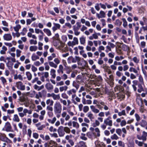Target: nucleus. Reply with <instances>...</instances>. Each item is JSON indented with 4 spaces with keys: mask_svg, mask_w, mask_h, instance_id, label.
<instances>
[{
    "mask_svg": "<svg viewBox=\"0 0 147 147\" xmlns=\"http://www.w3.org/2000/svg\"><path fill=\"white\" fill-rule=\"evenodd\" d=\"M54 109L55 113L60 114L62 110V106L60 103L56 102L55 104Z\"/></svg>",
    "mask_w": 147,
    "mask_h": 147,
    "instance_id": "1",
    "label": "nucleus"
},
{
    "mask_svg": "<svg viewBox=\"0 0 147 147\" xmlns=\"http://www.w3.org/2000/svg\"><path fill=\"white\" fill-rule=\"evenodd\" d=\"M57 132L60 137L63 136L65 134L64 127L62 126L59 127L57 130Z\"/></svg>",
    "mask_w": 147,
    "mask_h": 147,
    "instance_id": "2",
    "label": "nucleus"
},
{
    "mask_svg": "<svg viewBox=\"0 0 147 147\" xmlns=\"http://www.w3.org/2000/svg\"><path fill=\"white\" fill-rule=\"evenodd\" d=\"M16 85L17 88L18 89L22 90H24L25 89V86L23 85V83L21 81L17 82Z\"/></svg>",
    "mask_w": 147,
    "mask_h": 147,
    "instance_id": "3",
    "label": "nucleus"
},
{
    "mask_svg": "<svg viewBox=\"0 0 147 147\" xmlns=\"http://www.w3.org/2000/svg\"><path fill=\"white\" fill-rule=\"evenodd\" d=\"M6 127L5 131L7 132L11 131H13L11 130L12 127L11 124L9 122H7L5 123Z\"/></svg>",
    "mask_w": 147,
    "mask_h": 147,
    "instance_id": "4",
    "label": "nucleus"
},
{
    "mask_svg": "<svg viewBox=\"0 0 147 147\" xmlns=\"http://www.w3.org/2000/svg\"><path fill=\"white\" fill-rule=\"evenodd\" d=\"M124 89L121 85H117L115 88V91L116 92L119 91L120 92H123L124 91Z\"/></svg>",
    "mask_w": 147,
    "mask_h": 147,
    "instance_id": "5",
    "label": "nucleus"
},
{
    "mask_svg": "<svg viewBox=\"0 0 147 147\" xmlns=\"http://www.w3.org/2000/svg\"><path fill=\"white\" fill-rule=\"evenodd\" d=\"M4 40L9 41L12 39V37L10 33L5 34L3 36Z\"/></svg>",
    "mask_w": 147,
    "mask_h": 147,
    "instance_id": "6",
    "label": "nucleus"
},
{
    "mask_svg": "<svg viewBox=\"0 0 147 147\" xmlns=\"http://www.w3.org/2000/svg\"><path fill=\"white\" fill-rule=\"evenodd\" d=\"M53 24L54 26L52 27V29L53 32H55L57 29H59L60 28L61 26L59 24L53 23Z\"/></svg>",
    "mask_w": 147,
    "mask_h": 147,
    "instance_id": "7",
    "label": "nucleus"
},
{
    "mask_svg": "<svg viewBox=\"0 0 147 147\" xmlns=\"http://www.w3.org/2000/svg\"><path fill=\"white\" fill-rule=\"evenodd\" d=\"M53 45L56 48L58 49H59V43L60 42L59 41L53 40L52 42Z\"/></svg>",
    "mask_w": 147,
    "mask_h": 147,
    "instance_id": "8",
    "label": "nucleus"
},
{
    "mask_svg": "<svg viewBox=\"0 0 147 147\" xmlns=\"http://www.w3.org/2000/svg\"><path fill=\"white\" fill-rule=\"evenodd\" d=\"M76 24L77 25V26L76 27L75 26H73V30L74 31H75L76 30H78L81 26V23L80 22H77Z\"/></svg>",
    "mask_w": 147,
    "mask_h": 147,
    "instance_id": "9",
    "label": "nucleus"
},
{
    "mask_svg": "<svg viewBox=\"0 0 147 147\" xmlns=\"http://www.w3.org/2000/svg\"><path fill=\"white\" fill-rule=\"evenodd\" d=\"M45 87L48 90H51L53 88V86L50 83H47L45 85Z\"/></svg>",
    "mask_w": 147,
    "mask_h": 147,
    "instance_id": "10",
    "label": "nucleus"
},
{
    "mask_svg": "<svg viewBox=\"0 0 147 147\" xmlns=\"http://www.w3.org/2000/svg\"><path fill=\"white\" fill-rule=\"evenodd\" d=\"M85 143L83 141H81L75 146L74 147H86Z\"/></svg>",
    "mask_w": 147,
    "mask_h": 147,
    "instance_id": "11",
    "label": "nucleus"
},
{
    "mask_svg": "<svg viewBox=\"0 0 147 147\" xmlns=\"http://www.w3.org/2000/svg\"><path fill=\"white\" fill-rule=\"evenodd\" d=\"M38 94L39 95H40V98H42V96L44 97L46 96L47 94V91L45 90H43L41 92H39Z\"/></svg>",
    "mask_w": 147,
    "mask_h": 147,
    "instance_id": "12",
    "label": "nucleus"
},
{
    "mask_svg": "<svg viewBox=\"0 0 147 147\" xmlns=\"http://www.w3.org/2000/svg\"><path fill=\"white\" fill-rule=\"evenodd\" d=\"M139 125L141 127H144L147 125V122L146 121L142 119L139 123Z\"/></svg>",
    "mask_w": 147,
    "mask_h": 147,
    "instance_id": "13",
    "label": "nucleus"
},
{
    "mask_svg": "<svg viewBox=\"0 0 147 147\" xmlns=\"http://www.w3.org/2000/svg\"><path fill=\"white\" fill-rule=\"evenodd\" d=\"M6 136V135L5 134H2L1 133L0 134V140L2 141L5 142L6 139L5 138Z\"/></svg>",
    "mask_w": 147,
    "mask_h": 147,
    "instance_id": "14",
    "label": "nucleus"
},
{
    "mask_svg": "<svg viewBox=\"0 0 147 147\" xmlns=\"http://www.w3.org/2000/svg\"><path fill=\"white\" fill-rule=\"evenodd\" d=\"M52 38L53 40H57L59 41L60 40L59 37V35L58 33L55 34V36H53Z\"/></svg>",
    "mask_w": 147,
    "mask_h": 147,
    "instance_id": "15",
    "label": "nucleus"
},
{
    "mask_svg": "<svg viewBox=\"0 0 147 147\" xmlns=\"http://www.w3.org/2000/svg\"><path fill=\"white\" fill-rule=\"evenodd\" d=\"M138 87L139 88L138 89V91L139 93H141L142 91H144V88L141 84H139L138 85Z\"/></svg>",
    "mask_w": 147,
    "mask_h": 147,
    "instance_id": "16",
    "label": "nucleus"
},
{
    "mask_svg": "<svg viewBox=\"0 0 147 147\" xmlns=\"http://www.w3.org/2000/svg\"><path fill=\"white\" fill-rule=\"evenodd\" d=\"M43 31L49 36H51L52 34L51 31L48 29L45 28L43 29Z\"/></svg>",
    "mask_w": 147,
    "mask_h": 147,
    "instance_id": "17",
    "label": "nucleus"
},
{
    "mask_svg": "<svg viewBox=\"0 0 147 147\" xmlns=\"http://www.w3.org/2000/svg\"><path fill=\"white\" fill-rule=\"evenodd\" d=\"M13 63L10 61H8V62L6 63V65L8 68L9 69H12V66Z\"/></svg>",
    "mask_w": 147,
    "mask_h": 147,
    "instance_id": "18",
    "label": "nucleus"
},
{
    "mask_svg": "<svg viewBox=\"0 0 147 147\" xmlns=\"http://www.w3.org/2000/svg\"><path fill=\"white\" fill-rule=\"evenodd\" d=\"M117 97H118V99L122 98L123 99H124L125 97V95L123 94H119V93H117Z\"/></svg>",
    "mask_w": 147,
    "mask_h": 147,
    "instance_id": "19",
    "label": "nucleus"
},
{
    "mask_svg": "<svg viewBox=\"0 0 147 147\" xmlns=\"http://www.w3.org/2000/svg\"><path fill=\"white\" fill-rule=\"evenodd\" d=\"M122 49L124 51H127L129 49V47L127 45L123 44L121 46Z\"/></svg>",
    "mask_w": 147,
    "mask_h": 147,
    "instance_id": "20",
    "label": "nucleus"
},
{
    "mask_svg": "<svg viewBox=\"0 0 147 147\" xmlns=\"http://www.w3.org/2000/svg\"><path fill=\"white\" fill-rule=\"evenodd\" d=\"M80 41L81 44L84 45L86 42V37H84L83 36L80 38Z\"/></svg>",
    "mask_w": 147,
    "mask_h": 147,
    "instance_id": "21",
    "label": "nucleus"
},
{
    "mask_svg": "<svg viewBox=\"0 0 147 147\" xmlns=\"http://www.w3.org/2000/svg\"><path fill=\"white\" fill-rule=\"evenodd\" d=\"M26 75L27 78L28 80H30L32 78V75L31 74L29 71H27L26 72Z\"/></svg>",
    "mask_w": 147,
    "mask_h": 147,
    "instance_id": "22",
    "label": "nucleus"
},
{
    "mask_svg": "<svg viewBox=\"0 0 147 147\" xmlns=\"http://www.w3.org/2000/svg\"><path fill=\"white\" fill-rule=\"evenodd\" d=\"M13 120L15 121L19 122L20 121V119L17 114H15L14 115V117L13 118Z\"/></svg>",
    "mask_w": 147,
    "mask_h": 147,
    "instance_id": "23",
    "label": "nucleus"
},
{
    "mask_svg": "<svg viewBox=\"0 0 147 147\" xmlns=\"http://www.w3.org/2000/svg\"><path fill=\"white\" fill-rule=\"evenodd\" d=\"M21 28V26L20 24H18L15 27H13L14 30L17 32H18Z\"/></svg>",
    "mask_w": 147,
    "mask_h": 147,
    "instance_id": "24",
    "label": "nucleus"
},
{
    "mask_svg": "<svg viewBox=\"0 0 147 147\" xmlns=\"http://www.w3.org/2000/svg\"><path fill=\"white\" fill-rule=\"evenodd\" d=\"M104 123L106 125H108L110 126H111L112 125V121L111 120H110L109 121H107V120H105Z\"/></svg>",
    "mask_w": 147,
    "mask_h": 147,
    "instance_id": "25",
    "label": "nucleus"
},
{
    "mask_svg": "<svg viewBox=\"0 0 147 147\" xmlns=\"http://www.w3.org/2000/svg\"><path fill=\"white\" fill-rule=\"evenodd\" d=\"M51 72V74L52 75L53 78H55L56 77L55 70L54 69H52Z\"/></svg>",
    "mask_w": 147,
    "mask_h": 147,
    "instance_id": "26",
    "label": "nucleus"
},
{
    "mask_svg": "<svg viewBox=\"0 0 147 147\" xmlns=\"http://www.w3.org/2000/svg\"><path fill=\"white\" fill-rule=\"evenodd\" d=\"M53 96H52V97L53 98L54 100H59L60 99V96L59 94L56 95L53 93Z\"/></svg>",
    "mask_w": 147,
    "mask_h": 147,
    "instance_id": "27",
    "label": "nucleus"
},
{
    "mask_svg": "<svg viewBox=\"0 0 147 147\" xmlns=\"http://www.w3.org/2000/svg\"><path fill=\"white\" fill-rule=\"evenodd\" d=\"M72 85L73 86L75 87L77 90L79 87V85L75 81H74L73 82Z\"/></svg>",
    "mask_w": 147,
    "mask_h": 147,
    "instance_id": "28",
    "label": "nucleus"
},
{
    "mask_svg": "<svg viewBox=\"0 0 147 147\" xmlns=\"http://www.w3.org/2000/svg\"><path fill=\"white\" fill-rule=\"evenodd\" d=\"M37 49V47L36 46H31L30 47V50L31 51H35Z\"/></svg>",
    "mask_w": 147,
    "mask_h": 147,
    "instance_id": "29",
    "label": "nucleus"
},
{
    "mask_svg": "<svg viewBox=\"0 0 147 147\" xmlns=\"http://www.w3.org/2000/svg\"><path fill=\"white\" fill-rule=\"evenodd\" d=\"M72 123L73 127H76L77 129H78L79 128V125L77 122L73 121L72 122Z\"/></svg>",
    "mask_w": 147,
    "mask_h": 147,
    "instance_id": "30",
    "label": "nucleus"
},
{
    "mask_svg": "<svg viewBox=\"0 0 147 147\" xmlns=\"http://www.w3.org/2000/svg\"><path fill=\"white\" fill-rule=\"evenodd\" d=\"M31 58L32 61H34L37 59H39V57L37 55H34V54H33Z\"/></svg>",
    "mask_w": 147,
    "mask_h": 147,
    "instance_id": "31",
    "label": "nucleus"
},
{
    "mask_svg": "<svg viewBox=\"0 0 147 147\" xmlns=\"http://www.w3.org/2000/svg\"><path fill=\"white\" fill-rule=\"evenodd\" d=\"M64 129L65 132L67 134H69L70 133L71 130L68 127H64Z\"/></svg>",
    "mask_w": 147,
    "mask_h": 147,
    "instance_id": "32",
    "label": "nucleus"
},
{
    "mask_svg": "<svg viewBox=\"0 0 147 147\" xmlns=\"http://www.w3.org/2000/svg\"><path fill=\"white\" fill-rule=\"evenodd\" d=\"M49 65L51 67H54L55 68H56L57 65L55 64L52 61H50L49 62Z\"/></svg>",
    "mask_w": 147,
    "mask_h": 147,
    "instance_id": "33",
    "label": "nucleus"
},
{
    "mask_svg": "<svg viewBox=\"0 0 147 147\" xmlns=\"http://www.w3.org/2000/svg\"><path fill=\"white\" fill-rule=\"evenodd\" d=\"M122 20L123 22V25L124 27H125L127 25V22L125 18H123L122 19Z\"/></svg>",
    "mask_w": 147,
    "mask_h": 147,
    "instance_id": "34",
    "label": "nucleus"
},
{
    "mask_svg": "<svg viewBox=\"0 0 147 147\" xmlns=\"http://www.w3.org/2000/svg\"><path fill=\"white\" fill-rule=\"evenodd\" d=\"M118 115L119 116H121L122 115H126L125 110H123L121 112H119L118 113Z\"/></svg>",
    "mask_w": 147,
    "mask_h": 147,
    "instance_id": "35",
    "label": "nucleus"
},
{
    "mask_svg": "<svg viewBox=\"0 0 147 147\" xmlns=\"http://www.w3.org/2000/svg\"><path fill=\"white\" fill-rule=\"evenodd\" d=\"M56 119L55 117H54L52 120H51V119H48V122L49 123H51L52 124H53L56 121Z\"/></svg>",
    "mask_w": 147,
    "mask_h": 147,
    "instance_id": "36",
    "label": "nucleus"
},
{
    "mask_svg": "<svg viewBox=\"0 0 147 147\" xmlns=\"http://www.w3.org/2000/svg\"><path fill=\"white\" fill-rule=\"evenodd\" d=\"M81 134L82 136L80 137L81 139L84 140H86L87 139V138L85 137L86 135L85 134L82 133Z\"/></svg>",
    "mask_w": 147,
    "mask_h": 147,
    "instance_id": "37",
    "label": "nucleus"
},
{
    "mask_svg": "<svg viewBox=\"0 0 147 147\" xmlns=\"http://www.w3.org/2000/svg\"><path fill=\"white\" fill-rule=\"evenodd\" d=\"M60 45H59V49H61L63 48L64 47L65 45V44L64 42H63L61 41L60 40L59 41Z\"/></svg>",
    "mask_w": 147,
    "mask_h": 147,
    "instance_id": "38",
    "label": "nucleus"
},
{
    "mask_svg": "<svg viewBox=\"0 0 147 147\" xmlns=\"http://www.w3.org/2000/svg\"><path fill=\"white\" fill-rule=\"evenodd\" d=\"M118 145L119 146L122 147H124L125 146V144L123 142L121 141H119L118 142Z\"/></svg>",
    "mask_w": 147,
    "mask_h": 147,
    "instance_id": "39",
    "label": "nucleus"
},
{
    "mask_svg": "<svg viewBox=\"0 0 147 147\" xmlns=\"http://www.w3.org/2000/svg\"><path fill=\"white\" fill-rule=\"evenodd\" d=\"M111 138L112 140L115 139L117 140L119 138L116 134H114L111 136Z\"/></svg>",
    "mask_w": 147,
    "mask_h": 147,
    "instance_id": "40",
    "label": "nucleus"
},
{
    "mask_svg": "<svg viewBox=\"0 0 147 147\" xmlns=\"http://www.w3.org/2000/svg\"><path fill=\"white\" fill-rule=\"evenodd\" d=\"M23 32H21L20 34L23 36H24L25 35L26 33L27 30L26 29L24 28H23L22 30Z\"/></svg>",
    "mask_w": 147,
    "mask_h": 147,
    "instance_id": "41",
    "label": "nucleus"
},
{
    "mask_svg": "<svg viewBox=\"0 0 147 147\" xmlns=\"http://www.w3.org/2000/svg\"><path fill=\"white\" fill-rule=\"evenodd\" d=\"M89 110V108L88 106H86L84 107L83 108V111L84 113H86Z\"/></svg>",
    "mask_w": 147,
    "mask_h": 147,
    "instance_id": "42",
    "label": "nucleus"
},
{
    "mask_svg": "<svg viewBox=\"0 0 147 147\" xmlns=\"http://www.w3.org/2000/svg\"><path fill=\"white\" fill-rule=\"evenodd\" d=\"M139 80L140 82L142 84H144V82L143 80V78L141 75H140L139 77Z\"/></svg>",
    "mask_w": 147,
    "mask_h": 147,
    "instance_id": "43",
    "label": "nucleus"
},
{
    "mask_svg": "<svg viewBox=\"0 0 147 147\" xmlns=\"http://www.w3.org/2000/svg\"><path fill=\"white\" fill-rule=\"evenodd\" d=\"M122 22L120 21L119 19H117L116 21V24L117 26H120L122 24Z\"/></svg>",
    "mask_w": 147,
    "mask_h": 147,
    "instance_id": "44",
    "label": "nucleus"
},
{
    "mask_svg": "<svg viewBox=\"0 0 147 147\" xmlns=\"http://www.w3.org/2000/svg\"><path fill=\"white\" fill-rule=\"evenodd\" d=\"M95 131L96 132H97V136L98 137H99L100 136V131L98 128L97 127L95 129Z\"/></svg>",
    "mask_w": 147,
    "mask_h": 147,
    "instance_id": "45",
    "label": "nucleus"
},
{
    "mask_svg": "<svg viewBox=\"0 0 147 147\" xmlns=\"http://www.w3.org/2000/svg\"><path fill=\"white\" fill-rule=\"evenodd\" d=\"M70 59H71V62L73 63H76V59H75L72 56H70L68 58V59L69 60Z\"/></svg>",
    "mask_w": 147,
    "mask_h": 147,
    "instance_id": "46",
    "label": "nucleus"
},
{
    "mask_svg": "<svg viewBox=\"0 0 147 147\" xmlns=\"http://www.w3.org/2000/svg\"><path fill=\"white\" fill-rule=\"evenodd\" d=\"M116 133L119 136H120L121 133V129L118 128L116 129Z\"/></svg>",
    "mask_w": 147,
    "mask_h": 147,
    "instance_id": "47",
    "label": "nucleus"
},
{
    "mask_svg": "<svg viewBox=\"0 0 147 147\" xmlns=\"http://www.w3.org/2000/svg\"><path fill=\"white\" fill-rule=\"evenodd\" d=\"M30 44H34V45H36L37 43V42L36 40H34L33 39H31L30 41Z\"/></svg>",
    "mask_w": 147,
    "mask_h": 147,
    "instance_id": "48",
    "label": "nucleus"
},
{
    "mask_svg": "<svg viewBox=\"0 0 147 147\" xmlns=\"http://www.w3.org/2000/svg\"><path fill=\"white\" fill-rule=\"evenodd\" d=\"M100 14L101 18H105V13L104 11H100Z\"/></svg>",
    "mask_w": 147,
    "mask_h": 147,
    "instance_id": "49",
    "label": "nucleus"
},
{
    "mask_svg": "<svg viewBox=\"0 0 147 147\" xmlns=\"http://www.w3.org/2000/svg\"><path fill=\"white\" fill-rule=\"evenodd\" d=\"M126 121L124 120H122L120 123V125L121 127L125 126L126 124Z\"/></svg>",
    "mask_w": 147,
    "mask_h": 147,
    "instance_id": "50",
    "label": "nucleus"
},
{
    "mask_svg": "<svg viewBox=\"0 0 147 147\" xmlns=\"http://www.w3.org/2000/svg\"><path fill=\"white\" fill-rule=\"evenodd\" d=\"M0 79L1 80L3 84L6 83L7 82L6 80L3 77H1Z\"/></svg>",
    "mask_w": 147,
    "mask_h": 147,
    "instance_id": "51",
    "label": "nucleus"
},
{
    "mask_svg": "<svg viewBox=\"0 0 147 147\" xmlns=\"http://www.w3.org/2000/svg\"><path fill=\"white\" fill-rule=\"evenodd\" d=\"M135 115L136 121H139L140 119V118L139 115L137 113H136Z\"/></svg>",
    "mask_w": 147,
    "mask_h": 147,
    "instance_id": "52",
    "label": "nucleus"
},
{
    "mask_svg": "<svg viewBox=\"0 0 147 147\" xmlns=\"http://www.w3.org/2000/svg\"><path fill=\"white\" fill-rule=\"evenodd\" d=\"M100 124L99 122L97 120L95 121V123H94L93 124V126L94 127H96V126H98Z\"/></svg>",
    "mask_w": 147,
    "mask_h": 147,
    "instance_id": "53",
    "label": "nucleus"
},
{
    "mask_svg": "<svg viewBox=\"0 0 147 147\" xmlns=\"http://www.w3.org/2000/svg\"><path fill=\"white\" fill-rule=\"evenodd\" d=\"M133 60L136 63H138L139 61V60L137 59V57H134L133 58Z\"/></svg>",
    "mask_w": 147,
    "mask_h": 147,
    "instance_id": "54",
    "label": "nucleus"
},
{
    "mask_svg": "<svg viewBox=\"0 0 147 147\" xmlns=\"http://www.w3.org/2000/svg\"><path fill=\"white\" fill-rule=\"evenodd\" d=\"M107 94L109 96V97H112L114 95V93L113 92L109 91Z\"/></svg>",
    "mask_w": 147,
    "mask_h": 147,
    "instance_id": "55",
    "label": "nucleus"
},
{
    "mask_svg": "<svg viewBox=\"0 0 147 147\" xmlns=\"http://www.w3.org/2000/svg\"><path fill=\"white\" fill-rule=\"evenodd\" d=\"M16 56L17 57H19L20 55L21 51L19 49L16 50Z\"/></svg>",
    "mask_w": 147,
    "mask_h": 147,
    "instance_id": "56",
    "label": "nucleus"
},
{
    "mask_svg": "<svg viewBox=\"0 0 147 147\" xmlns=\"http://www.w3.org/2000/svg\"><path fill=\"white\" fill-rule=\"evenodd\" d=\"M122 87L124 88V87L126 88V90H129V86H127V85L125 83H124L123 86H122Z\"/></svg>",
    "mask_w": 147,
    "mask_h": 147,
    "instance_id": "57",
    "label": "nucleus"
},
{
    "mask_svg": "<svg viewBox=\"0 0 147 147\" xmlns=\"http://www.w3.org/2000/svg\"><path fill=\"white\" fill-rule=\"evenodd\" d=\"M139 140H141V139L143 140L144 141H146V137L145 136H141V138H140L137 136Z\"/></svg>",
    "mask_w": 147,
    "mask_h": 147,
    "instance_id": "58",
    "label": "nucleus"
},
{
    "mask_svg": "<svg viewBox=\"0 0 147 147\" xmlns=\"http://www.w3.org/2000/svg\"><path fill=\"white\" fill-rule=\"evenodd\" d=\"M109 82H112V81H114V79H113V75H111L109 76Z\"/></svg>",
    "mask_w": 147,
    "mask_h": 147,
    "instance_id": "59",
    "label": "nucleus"
},
{
    "mask_svg": "<svg viewBox=\"0 0 147 147\" xmlns=\"http://www.w3.org/2000/svg\"><path fill=\"white\" fill-rule=\"evenodd\" d=\"M61 96H62V97L64 98H65V99H67L68 98V96L65 93H62L61 94Z\"/></svg>",
    "mask_w": 147,
    "mask_h": 147,
    "instance_id": "60",
    "label": "nucleus"
},
{
    "mask_svg": "<svg viewBox=\"0 0 147 147\" xmlns=\"http://www.w3.org/2000/svg\"><path fill=\"white\" fill-rule=\"evenodd\" d=\"M33 136L34 138L36 139L38 137V134L36 133H34L33 134Z\"/></svg>",
    "mask_w": 147,
    "mask_h": 147,
    "instance_id": "61",
    "label": "nucleus"
},
{
    "mask_svg": "<svg viewBox=\"0 0 147 147\" xmlns=\"http://www.w3.org/2000/svg\"><path fill=\"white\" fill-rule=\"evenodd\" d=\"M102 58L101 57L98 60V63L99 65H101L103 63V61L102 60Z\"/></svg>",
    "mask_w": 147,
    "mask_h": 147,
    "instance_id": "62",
    "label": "nucleus"
},
{
    "mask_svg": "<svg viewBox=\"0 0 147 147\" xmlns=\"http://www.w3.org/2000/svg\"><path fill=\"white\" fill-rule=\"evenodd\" d=\"M108 45H109L111 48H114L115 46V45L113 43H112L110 42H108Z\"/></svg>",
    "mask_w": 147,
    "mask_h": 147,
    "instance_id": "63",
    "label": "nucleus"
},
{
    "mask_svg": "<svg viewBox=\"0 0 147 147\" xmlns=\"http://www.w3.org/2000/svg\"><path fill=\"white\" fill-rule=\"evenodd\" d=\"M92 133L91 132H88L86 133L87 136L89 138H91L92 136Z\"/></svg>",
    "mask_w": 147,
    "mask_h": 147,
    "instance_id": "64",
    "label": "nucleus"
}]
</instances>
